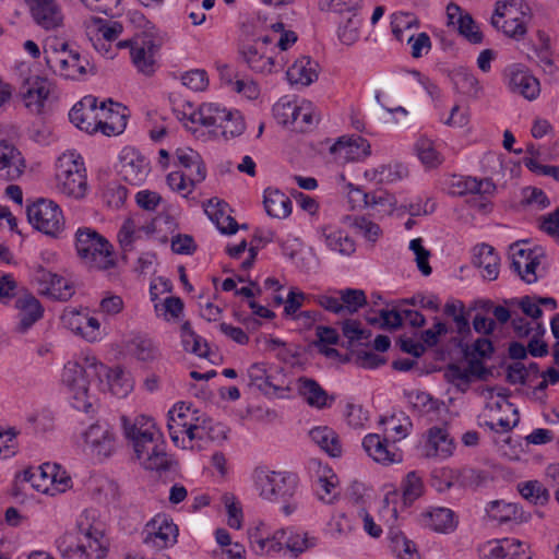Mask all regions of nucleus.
Returning <instances> with one entry per match:
<instances>
[{
  "label": "nucleus",
  "mask_w": 559,
  "mask_h": 559,
  "mask_svg": "<svg viewBox=\"0 0 559 559\" xmlns=\"http://www.w3.org/2000/svg\"><path fill=\"white\" fill-rule=\"evenodd\" d=\"M129 353L139 361L153 362L159 359L160 352L155 342L146 336H135L128 344Z\"/></svg>",
  "instance_id": "c03bdc74"
},
{
  "label": "nucleus",
  "mask_w": 559,
  "mask_h": 559,
  "mask_svg": "<svg viewBox=\"0 0 559 559\" xmlns=\"http://www.w3.org/2000/svg\"><path fill=\"white\" fill-rule=\"evenodd\" d=\"M367 321L370 324L380 323L382 329H399L403 323V314L402 310H385L382 309L379 312V318L377 317H367Z\"/></svg>",
  "instance_id": "e2e57ef3"
},
{
  "label": "nucleus",
  "mask_w": 559,
  "mask_h": 559,
  "mask_svg": "<svg viewBox=\"0 0 559 559\" xmlns=\"http://www.w3.org/2000/svg\"><path fill=\"white\" fill-rule=\"evenodd\" d=\"M67 43L61 44L60 50H56L53 56L48 58V63L53 62L58 68L60 75L67 79H75L78 75L85 74L87 72L86 67L88 61L82 59L78 51L69 50Z\"/></svg>",
  "instance_id": "aec40b11"
},
{
  "label": "nucleus",
  "mask_w": 559,
  "mask_h": 559,
  "mask_svg": "<svg viewBox=\"0 0 559 559\" xmlns=\"http://www.w3.org/2000/svg\"><path fill=\"white\" fill-rule=\"evenodd\" d=\"M273 115L278 123L290 126L293 130L299 132L308 131L319 121L311 103H302L298 106L296 103L281 100L273 106Z\"/></svg>",
  "instance_id": "6e6552de"
},
{
  "label": "nucleus",
  "mask_w": 559,
  "mask_h": 559,
  "mask_svg": "<svg viewBox=\"0 0 559 559\" xmlns=\"http://www.w3.org/2000/svg\"><path fill=\"white\" fill-rule=\"evenodd\" d=\"M98 381L117 397H126L133 389V380L121 367L108 368L98 373Z\"/></svg>",
  "instance_id": "bb28decb"
},
{
  "label": "nucleus",
  "mask_w": 559,
  "mask_h": 559,
  "mask_svg": "<svg viewBox=\"0 0 559 559\" xmlns=\"http://www.w3.org/2000/svg\"><path fill=\"white\" fill-rule=\"evenodd\" d=\"M159 50V44L150 33L138 36V43L131 51V59L139 72L144 75H152L156 71L155 56Z\"/></svg>",
  "instance_id": "f3484780"
},
{
  "label": "nucleus",
  "mask_w": 559,
  "mask_h": 559,
  "mask_svg": "<svg viewBox=\"0 0 559 559\" xmlns=\"http://www.w3.org/2000/svg\"><path fill=\"white\" fill-rule=\"evenodd\" d=\"M24 169L25 160L21 152L12 143L0 140V180H16Z\"/></svg>",
  "instance_id": "5701e85b"
},
{
  "label": "nucleus",
  "mask_w": 559,
  "mask_h": 559,
  "mask_svg": "<svg viewBox=\"0 0 559 559\" xmlns=\"http://www.w3.org/2000/svg\"><path fill=\"white\" fill-rule=\"evenodd\" d=\"M28 223L38 231L57 238L64 229L61 207L52 200L40 198L26 207Z\"/></svg>",
  "instance_id": "423d86ee"
},
{
  "label": "nucleus",
  "mask_w": 559,
  "mask_h": 559,
  "mask_svg": "<svg viewBox=\"0 0 559 559\" xmlns=\"http://www.w3.org/2000/svg\"><path fill=\"white\" fill-rule=\"evenodd\" d=\"M225 207V203L210 200L204 211L222 234L233 235L239 229V225L233 216L226 214Z\"/></svg>",
  "instance_id": "e433bc0d"
},
{
  "label": "nucleus",
  "mask_w": 559,
  "mask_h": 559,
  "mask_svg": "<svg viewBox=\"0 0 559 559\" xmlns=\"http://www.w3.org/2000/svg\"><path fill=\"white\" fill-rule=\"evenodd\" d=\"M275 539L278 540L281 551L288 550L297 556L317 545V538L308 533H299L293 530H278L275 532Z\"/></svg>",
  "instance_id": "473e14b6"
},
{
  "label": "nucleus",
  "mask_w": 559,
  "mask_h": 559,
  "mask_svg": "<svg viewBox=\"0 0 559 559\" xmlns=\"http://www.w3.org/2000/svg\"><path fill=\"white\" fill-rule=\"evenodd\" d=\"M407 397L413 408L420 414H429L439 409V401L427 392L413 391L407 394Z\"/></svg>",
  "instance_id": "13d9d810"
},
{
  "label": "nucleus",
  "mask_w": 559,
  "mask_h": 559,
  "mask_svg": "<svg viewBox=\"0 0 559 559\" xmlns=\"http://www.w3.org/2000/svg\"><path fill=\"white\" fill-rule=\"evenodd\" d=\"M457 23L460 34L463 35L469 43H481L483 35L469 14L462 15L460 13Z\"/></svg>",
  "instance_id": "774afa93"
},
{
  "label": "nucleus",
  "mask_w": 559,
  "mask_h": 559,
  "mask_svg": "<svg viewBox=\"0 0 559 559\" xmlns=\"http://www.w3.org/2000/svg\"><path fill=\"white\" fill-rule=\"evenodd\" d=\"M496 190V186L489 178L477 179L475 177L453 176L450 181V192L453 195L472 194L468 200L471 206L478 211H486L487 197L491 195Z\"/></svg>",
  "instance_id": "1a4fd4ad"
},
{
  "label": "nucleus",
  "mask_w": 559,
  "mask_h": 559,
  "mask_svg": "<svg viewBox=\"0 0 559 559\" xmlns=\"http://www.w3.org/2000/svg\"><path fill=\"white\" fill-rule=\"evenodd\" d=\"M75 249L88 269L107 271L116 266L112 245L95 229L79 228L75 233Z\"/></svg>",
  "instance_id": "20e7f679"
},
{
  "label": "nucleus",
  "mask_w": 559,
  "mask_h": 559,
  "mask_svg": "<svg viewBox=\"0 0 559 559\" xmlns=\"http://www.w3.org/2000/svg\"><path fill=\"white\" fill-rule=\"evenodd\" d=\"M222 503L224 504L228 520L227 523L231 528L239 530L242 526L243 513L240 502L234 493L225 492L222 496Z\"/></svg>",
  "instance_id": "6e6d98bb"
},
{
  "label": "nucleus",
  "mask_w": 559,
  "mask_h": 559,
  "mask_svg": "<svg viewBox=\"0 0 559 559\" xmlns=\"http://www.w3.org/2000/svg\"><path fill=\"white\" fill-rule=\"evenodd\" d=\"M359 195L364 207H369L380 216L390 215L395 207L396 199L386 191H378L366 193L360 189H356L352 195Z\"/></svg>",
  "instance_id": "c9c22d12"
},
{
  "label": "nucleus",
  "mask_w": 559,
  "mask_h": 559,
  "mask_svg": "<svg viewBox=\"0 0 559 559\" xmlns=\"http://www.w3.org/2000/svg\"><path fill=\"white\" fill-rule=\"evenodd\" d=\"M508 85L510 90L525 97L528 100L539 95V82L527 70L519 66H512L507 70Z\"/></svg>",
  "instance_id": "a878e982"
},
{
  "label": "nucleus",
  "mask_w": 559,
  "mask_h": 559,
  "mask_svg": "<svg viewBox=\"0 0 559 559\" xmlns=\"http://www.w3.org/2000/svg\"><path fill=\"white\" fill-rule=\"evenodd\" d=\"M502 8L503 12L500 11V8H497L496 15L492 16V25L501 28L507 36L516 40L521 39L526 33L524 21L516 16L513 4H503Z\"/></svg>",
  "instance_id": "c85d7f7f"
},
{
  "label": "nucleus",
  "mask_w": 559,
  "mask_h": 559,
  "mask_svg": "<svg viewBox=\"0 0 559 559\" xmlns=\"http://www.w3.org/2000/svg\"><path fill=\"white\" fill-rule=\"evenodd\" d=\"M49 93V81L38 75L26 79L21 90L25 107L36 115H40L44 111Z\"/></svg>",
  "instance_id": "6ab92c4d"
},
{
  "label": "nucleus",
  "mask_w": 559,
  "mask_h": 559,
  "mask_svg": "<svg viewBox=\"0 0 559 559\" xmlns=\"http://www.w3.org/2000/svg\"><path fill=\"white\" fill-rule=\"evenodd\" d=\"M379 424L384 426V437H389L393 442L404 439L412 428V423L404 413H400L399 415L394 414L390 417H381Z\"/></svg>",
  "instance_id": "a18cd8bd"
},
{
  "label": "nucleus",
  "mask_w": 559,
  "mask_h": 559,
  "mask_svg": "<svg viewBox=\"0 0 559 559\" xmlns=\"http://www.w3.org/2000/svg\"><path fill=\"white\" fill-rule=\"evenodd\" d=\"M70 121L80 130L93 134L102 132L97 98L88 95L76 103L69 112Z\"/></svg>",
  "instance_id": "4468645a"
},
{
  "label": "nucleus",
  "mask_w": 559,
  "mask_h": 559,
  "mask_svg": "<svg viewBox=\"0 0 559 559\" xmlns=\"http://www.w3.org/2000/svg\"><path fill=\"white\" fill-rule=\"evenodd\" d=\"M254 480L263 499L284 503L282 511L285 515H290L298 509L299 503L294 499L297 488L295 477L281 472L258 468L254 472Z\"/></svg>",
  "instance_id": "7ed1b4c3"
},
{
  "label": "nucleus",
  "mask_w": 559,
  "mask_h": 559,
  "mask_svg": "<svg viewBox=\"0 0 559 559\" xmlns=\"http://www.w3.org/2000/svg\"><path fill=\"white\" fill-rule=\"evenodd\" d=\"M318 62L308 56H301L288 68L286 78L292 85L305 87L318 79Z\"/></svg>",
  "instance_id": "7c9ffc66"
},
{
  "label": "nucleus",
  "mask_w": 559,
  "mask_h": 559,
  "mask_svg": "<svg viewBox=\"0 0 559 559\" xmlns=\"http://www.w3.org/2000/svg\"><path fill=\"white\" fill-rule=\"evenodd\" d=\"M309 436L330 456L337 457L341 455L342 445L337 435L331 428L326 426L316 427L310 430Z\"/></svg>",
  "instance_id": "49530a36"
},
{
  "label": "nucleus",
  "mask_w": 559,
  "mask_h": 559,
  "mask_svg": "<svg viewBox=\"0 0 559 559\" xmlns=\"http://www.w3.org/2000/svg\"><path fill=\"white\" fill-rule=\"evenodd\" d=\"M143 543L150 548L164 549L177 542L178 527L165 514H157L143 530Z\"/></svg>",
  "instance_id": "f8f14e48"
},
{
  "label": "nucleus",
  "mask_w": 559,
  "mask_h": 559,
  "mask_svg": "<svg viewBox=\"0 0 559 559\" xmlns=\"http://www.w3.org/2000/svg\"><path fill=\"white\" fill-rule=\"evenodd\" d=\"M121 420L126 437L131 440L132 444L144 439L142 436H146L148 432L159 431L153 418L145 415L138 416L133 421L123 416Z\"/></svg>",
  "instance_id": "09e8293b"
},
{
  "label": "nucleus",
  "mask_w": 559,
  "mask_h": 559,
  "mask_svg": "<svg viewBox=\"0 0 559 559\" xmlns=\"http://www.w3.org/2000/svg\"><path fill=\"white\" fill-rule=\"evenodd\" d=\"M144 439L133 443V450L141 466L147 471H169L171 457L166 452V444L160 431L148 432Z\"/></svg>",
  "instance_id": "0eeeda50"
},
{
  "label": "nucleus",
  "mask_w": 559,
  "mask_h": 559,
  "mask_svg": "<svg viewBox=\"0 0 559 559\" xmlns=\"http://www.w3.org/2000/svg\"><path fill=\"white\" fill-rule=\"evenodd\" d=\"M126 108L111 99L99 104V119L102 120V133L105 135H118L127 126Z\"/></svg>",
  "instance_id": "b1692460"
},
{
  "label": "nucleus",
  "mask_w": 559,
  "mask_h": 559,
  "mask_svg": "<svg viewBox=\"0 0 559 559\" xmlns=\"http://www.w3.org/2000/svg\"><path fill=\"white\" fill-rule=\"evenodd\" d=\"M31 16L37 26L53 31L62 26L63 13L56 0H25Z\"/></svg>",
  "instance_id": "2eb2a0df"
},
{
  "label": "nucleus",
  "mask_w": 559,
  "mask_h": 559,
  "mask_svg": "<svg viewBox=\"0 0 559 559\" xmlns=\"http://www.w3.org/2000/svg\"><path fill=\"white\" fill-rule=\"evenodd\" d=\"M321 238L329 250L343 257L352 255L355 250V241L343 230L332 227L323 226L320 229Z\"/></svg>",
  "instance_id": "72a5a7b5"
},
{
  "label": "nucleus",
  "mask_w": 559,
  "mask_h": 559,
  "mask_svg": "<svg viewBox=\"0 0 559 559\" xmlns=\"http://www.w3.org/2000/svg\"><path fill=\"white\" fill-rule=\"evenodd\" d=\"M13 308L15 323L12 328L17 335L26 334L44 317V307L29 292L23 289L16 295Z\"/></svg>",
  "instance_id": "9b49d317"
},
{
  "label": "nucleus",
  "mask_w": 559,
  "mask_h": 559,
  "mask_svg": "<svg viewBox=\"0 0 559 559\" xmlns=\"http://www.w3.org/2000/svg\"><path fill=\"white\" fill-rule=\"evenodd\" d=\"M444 377L448 382L452 383L461 392H466L469 388V372L457 365H449L444 371Z\"/></svg>",
  "instance_id": "338daca9"
},
{
  "label": "nucleus",
  "mask_w": 559,
  "mask_h": 559,
  "mask_svg": "<svg viewBox=\"0 0 559 559\" xmlns=\"http://www.w3.org/2000/svg\"><path fill=\"white\" fill-rule=\"evenodd\" d=\"M362 447L370 457L383 465L400 463L403 460L402 451L389 437L369 433L364 438Z\"/></svg>",
  "instance_id": "dca6fc26"
},
{
  "label": "nucleus",
  "mask_w": 559,
  "mask_h": 559,
  "mask_svg": "<svg viewBox=\"0 0 559 559\" xmlns=\"http://www.w3.org/2000/svg\"><path fill=\"white\" fill-rule=\"evenodd\" d=\"M451 81L455 90L468 97L478 98L481 94V86L474 73L465 68H457L451 74Z\"/></svg>",
  "instance_id": "37998d69"
},
{
  "label": "nucleus",
  "mask_w": 559,
  "mask_h": 559,
  "mask_svg": "<svg viewBox=\"0 0 559 559\" xmlns=\"http://www.w3.org/2000/svg\"><path fill=\"white\" fill-rule=\"evenodd\" d=\"M388 543L391 552L397 559H420L413 540L408 539L396 526H389Z\"/></svg>",
  "instance_id": "f704fd0d"
},
{
  "label": "nucleus",
  "mask_w": 559,
  "mask_h": 559,
  "mask_svg": "<svg viewBox=\"0 0 559 559\" xmlns=\"http://www.w3.org/2000/svg\"><path fill=\"white\" fill-rule=\"evenodd\" d=\"M239 53L242 60L254 72L265 74L271 73L274 69L273 58L265 56L264 51L259 47V41L240 45Z\"/></svg>",
  "instance_id": "2f4dec72"
},
{
  "label": "nucleus",
  "mask_w": 559,
  "mask_h": 559,
  "mask_svg": "<svg viewBox=\"0 0 559 559\" xmlns=\"http://www.w3.org/2000/svg\"><path fill=\"white\" fill-rule=\"evenodd\" d=\"M403 501L405 504L413 503L424 492V483L416 472H409L402 484Z\"/></svg>",
  "instance_id": "5fc2aeb1"
},
{
  "label": "nucleus",
  "mask_w": 559,
  "mask_h": 559,
  "mask_svg": "<svg viewBox=\"0 0 559 559\" xmlns=\"http://www.w3.org/2000/svg\"><path fill=\"white\" fill-rule=\"evenodd\" d=\"M56 189L59 193L73 199H82L87 191L85 168L82 162L63 155L58 158Z\"/></svg>",
  "instance_id": "39448f33"
},
{
  "label": "nucleus",
  "mask_w": 559,
  "mask_h": 559,
  "mask_svg": "<svg viewBox=\"0 0 559 559\" xmlns=\"http://www.w3.org/2000/svg\"><path fill=\"white\" fill-rule=\"evenodd\" d=\"M521 496L534 504H546L550 495L548 489L538 480H528L518 485Z\"/></svg>",
  "instance_id": "864d4df0"
},
{
  "label": "nucleus",
  "mask_w": 559,
  "mask_h": 559,
  "mask_svg": "<svg viewBox=\"0 0 559 559\" xmlns=\"http://www.w3.org/2000/svg\"><path fill=\"white\" fill-rule=\"evenodd\" d=\"M107 539L100 523L79 521L75 532H67L57 539L62 559H103L107 554Z\"/></svg>",
  "instance_id": "f257e3e1"
},
{
  "label": "nucleus",
  "mask_w": 559,
  "mask_h": 559,
  "mask_svg": "<svg viewBox=\"0 0 559 559\" xmlns=\"http://www.w3.org/2000/svg\"><path fill=\"white\" fill-rule=\"evenodd\" d=\"M362 22L364 20L358 12L349 14L344 22L338 24L337 37L340 41L346 46L356 44L360 38Z\"/></svg>",
  "instance_id": "8fccbe9b"
},
{
  "label": "nucleus",
  "mask_w": 559,
  "mask_h": 559,
  "mask_svg": "<svg viewBox=\"0 0 559 559\" xmlns=\"http://www.w3.org/2000/svg\"><path fill=\"white\" fill-rule=\"evenodd\" d=\"M485 479V473L479 469L465 467L459 471H450L443 489H450L454 486L461 488H477Z\"/></svg>",
  "instance_id": "79ce46f5"
},
{
  "label": "nucleus",
  "mask_w": 559,
  "mask_h": 559,
  "mask_svg": "<svg viewBox=\"0 0 559 559\" xmlns=\"http://www.w3.org/2000/svg\"><path fill=\"white\" fill-rule=\"evenodd\" d=\"M428 456L447 459L453 453L454 443L445 429L432 427L428 433Z\"/></svg>",
  "instance_id": "a19ab883"
},
{
  "label": "nucleus",
  "mask_w": 559,
  "mask_h": 559,
  "mask_svg": "<svg viewBox=\"0 0 559 559\" xmlns=\"http://www.w3.org/2000/svg\"><path fill=\"white\" fill-rule=\"evenodd\" d=\"M414 150L420 162L427 168H436L443 162V158L437 150L433 141L428 138L420 136L416 141Z\"/></svg>",
  "instance_id": "603ef678"
},
{
  "label": "nucleus",
  "mask_w": 559,
  "mask_h": 559,
  "mask_svg": "<svg viewBox=\"0 0 559 559\" xmlns=\"http://www.w3.org/2000/svg\"><path fill=\"white\" fill-rule=\"evenodd\" d=\"M225 117H229V110L217 104L206 103L189 115L185 114L182 120L193 124L199 123L209 129L211 134L217 136L218 129L225 121Z\"/></svg>",
  "instance_id": "4be33fe9"
},
{
  "label": "nucleus",
  "mask_w": 559,
  "mask_h": 559,
  "mask_svg": "<svg viewBox=\"0 0 559 559\" xmlns=\"http://www.w3.org/2000/svg\"><path fill=\"white\" fill-rule=\"evenodd\" d=\"M321 11H331L338 14H352L359 12L361 0H320Z\"/></svg>",
  "instance_id": "052dcab7"
},
{
  "label": "nucleus",
  "mask_w": 559,
  "mask_h": 559,
  "mask_svg": "<svg viewBox=\"0 0 559 559\" xmlns=\"http://www.w3.org/2000/svg\"><path fill=\"white\" fill-rule=\"evenodd\" d=\"M44 294L57 300L66 301L72 297V295L74 294V289L69 281L56 274L53 281H51L49 286H47Z\"/></svg>",
  "instance_id": "680f3d73"
},
{
  "label": "nucleus",
  "mask_w": 559,
  "mask_h": 559,
  "mask_svg": "<svg viewBox=\"0 0 559 559\" xmlns=\"http://www.w3.org/2000/svg\"><path fill=\"white\" fill-rule=\"evenodd\" d=\"M85 444L99 459L108 457L115 448V437L107 424H93L83 435Z\"/></svg>",
  "instance_id": "412c9836"
},
{
  "label": "nucleus",
  "mask_w": 559,
  "mask_h": 559,
  "mask_svg": "<svg viewBox=\"0 0 559 559\" xmlns=\"http://www.w3.org/2000/svg\"><path fill=\"white\" fill-rule=\"evenodd\" d=\"M499 255L495 252V249L489 245L483 243L478 247L473 263L475 266L484 270V278L493 281L499 274Z\"/></svg>",
  "instance_id": "ea45409f"
},
{
  "label": "nucleus",
  "mask_w": 559,
  "mask_h": 559,
  "mask_svg": "<svg viewBox=\"0 0 559 559\" xmlns=\"http://www.w3.org/2000/svg\"><path fill=\"white\" fill-rule=\"evenodd\" d=\"M249 384L265 395H276L283 388L272 381L263 364L255 362L248 368Z\"/></svg>",
  "instance_id": "de8ad7c7"
},
{
  "label": "nucleus",
  "mask_w": 559,
  "mask_h": 559,
  "mask_svg": "<svg viewBox=\"0 0 559 559\" xmlns=\"http://www.w3.org/2000/svg\"><path fill=\"white\" fill-rule=\"evenodd\" d=\"M56 469V464L44 463L37 467H29L23 471L22 480L29 483L31 486L37 491H41L46 495L51 492L50 480L51 473Z\"/></svg>",
  "instance_id": "58836bf2"
},
{
  "label": "nucleus",
  "mask_w": 559,
  "mask_h": 559,
  "mask_svg": "<svg viewBox=\"0 0 559 559\" xmlns=\"http://www.w3.org/2000/svg\"><path fill=\"white\" fill-rule=\"evenodd\" d=\"M192 419L189 407L186 408V412L182 411V406L169 411L167 427L170 439L176 445H179L180 437L183 435H187L190 441L216 437L211 435L206 430V426L199 423V419H195V423H192Z\"/></svg>",
  "instance_id": "9d476101"
},
{
  "label": "nucleus",
  "mask_w": 559,
  "mask_h": 559,
  "mask_svg": "<svg viewBox=\"0 0 559 559\" xmlns=\"http://www.w3.org/2000/svg\"><path fill=\"white\" fill-rule=\"evenodd\" d=\"M508 539L489 540L478 548L480 559H507Z\"/></svg>",
  "instance_id": "69168bd1"
},
{
  "label": "nucleus",
  "mask_w": 559,
  "mask_h": 559,
  "mask_svg": "<svg viewBox=\"0 0 559 559\" xmlns=\"http://www.w3.org/2000/svg\"><path fill=\"white\" fill-rule=\"evenodd\" d=\"M250 545L257 555H269L280 552L281 547L278 540L275 539V533L272 537H262L258 530L249 534Z\"/></svg>",
  "instance_id": "bf43d9fd"
},
{
  "label": "nucleus",
  "mask_w": 559,
  "mask_h": 559,
  "mask_svg": "<svg viewBox=\"0 0 559 559\" xmlns=\"http://www.w3.org/2000/svg\"><path fill=\"white\" fill-rule=\"evenodd\" d=\"M245 121L238 111H230L229 117H225V121L218 129L216 138H224L228 140L230 138L239 136L245 131Z\"/></svg>",
  "instance_id": "4d7b16f0"
},
{
  "label": "nucleus",
  "mask_w": 559,
  "mask_h": 559,
  "mask_svg": "<svg viewBox=\"0 0 559 559\" xmlns=\"http://www.w3.org/2000/svg\"><path fill=\"white\" fill-rule=\"evenodd\" d=\"M330 152L342 162H354L369 156L371 147L369 142L361 136H342L331 146Z\"/></svg>",
  "instance_id": "393cba45"
},
{
  "label": "nucleus",
  "mask_w": 559,
  "mask_h": 559,
  "mask_svg": "<svg viewBox=\"0 0 559 559\" xmlns=\"http://www.w3.org/2000/svg\"><path fill=\"white\" fill-rule=\"evenodd\" d=\"M421 523L437 533L449 534L456 528L459 521L451 509L435 507L421 513Z\"/></svg>",
  "instance_id": "cd10ccee"
},
{
  "label": "nucleus",
  "mask_w": 559,
  "mask_h": 559,
  "mask_svg": "<svg viewBox=\"0 0 559 559\" xmlns=\"http://www.w3.org/2000/svg\"><path fill=\"white\" fill-rule=\"evenodd\" d=\"M542 253L537 249H524L518 243L510 247L511 267L527 284L537 281L536 267L540 264Z\"/></svg>",
  "instance_id": "a211bd4d"
},
{
  "label": "nucleus",
  "mask_w": 559,
  "mask_h": 559,
  "mask_svg": "<svg viewBox=\"0 0 559 559\" xmlns=\"http://www.w3.org/2000/svg\"><path fill=\"white\" fill-rule=\"evenodd\" d=\"M117 167L122 180L132 186L142 185L150 173V163L139 151L132 147H126L121 151Z\"/></svg>",
  "instance_id": "ddd939ff"
},
{
  "label": "nucleus",
  "mask_w": 559,
  "mask_h": 559,
  "mask_svg": "<svg viewBox=\"0 0 559 559\" xmlns=\"http://www.w3.org/2000/svg\"><path fill=\"white\" fill-rule=\"evenodd\" d=\"M181 343L186 352L192 353L199 357L209 355V345L205 340L198 335L189 322L181 325Z\"/></svg>",
  "instance_id": "3c124183"
},
{
  "label": "nucleus",
  "mask_w": 559,
  "mask_h": 559,
  "mask_svg": "<svg viewBox=\"0 0 559 559\" xmlns=\"http://www.w3.org/2000/svg\"><path fill=\"white\" fill-rule=\"evenodd\" d=\"M296 386L300 396L312 407L324 408L331 406L334 402V397L329 396L328 392L314 379L300 377L297 379Z\"/></svg>",
  "instance_id": "c756f323"
},
{
  "label": "nucleus",
  "mask_w": 559,
  "mask_h": 559,
  "mask_svg": "<svg viewBox=\"0 0 559 559\" xmlns=\"http://www.w3.org/2000/svg\"><path fill=\"white\" fill-rule=\"evenodd\" d=\"M263 203L267 215L271 217L286 218L292 213L290 199L277 189H266Z\"/></svg>",
  "instance_id": "4c0bfd02"
},
{
  "label": "nucleus",
  "mask_w": 559,
  "mask_h": 559,
  "mask_svg": "<svg viewBox=\"0 0 559 559\" xmlns=\"http://www.w3.org/2000/svg\"><path fill=\"white\" fill-rule=\"evenodd\" d=\"M344 312L354 313L366 304V295L361 289L347 288L340 292Z\"/></svg>",
  "instance_id": "0e129e2a"
},
{
  "label": "nucleus",
  "mask_w": 559,
  "mask_h": 559,
  "mask_svg": "<svg viewBox=\"0 0 559 559\" xmlns=\"http://www.w3.org/2000/svg\"><path fill=\"white\" fill-rule=\"evenodd\" d=\"M105 371V365L95 357H84L81 361H68L62 372V381L71 394L72 406L86 414L94 412V401L88 393L92 379Z\"/></svg>",
  "instance_id": "f03ea898"
}]
</instances>
